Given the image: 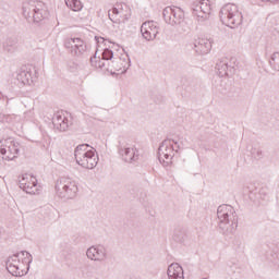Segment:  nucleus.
Masks as SVG:
<instances>
[{"instance_id":"1","label":"nucleus","mask_w":279,"mask_h":279,"mask_svg":"<svg viewBox=\"0 0 279 279\" xmlns=\"http://www.w3.org/2000/svg\"><path fill=\"white\" fill-rule=\"evenodd\" d=\"M219 228L227 236L234 234L239 226V216L231 205H220L217 209Z\"/></svg>"},{"instance_id":"2","label":"nucleus","mask_w":279,"mask_h":279,"mask_svg":"<svg viewBox=\"0 0 279 279\" xmlns=\"http://www.w3.org/2000/svg\"><path fill=\"white\" fill-rule=\"evenodd\" d=\"M23 15L28 21H34V23H40L49 16V11H47V5L40 0H27L23 3Z\"/></svg>"},{"instance_id":"3","label":"nucleus","mask_w":279,"mask_h":279,"mask_svg":"<svg viewBox=\"0 0 279 279\" xmlns=\"http://www.w3.org/2000/svg\"><path fill=\"white\" fill-rule=\"evenodd\" d=\"M88 144H81L74 150L76 163L83 169H95L99 162V157L95 155V148L88 150Z\"/></svg>"},{"instance_id":"4","label":"nucleus","mask_w":279,"mask_h":279,"mask_svg":"<svg viewBox=\"0 0 279 279\" xmlns=\"http://www.w3.org/2000/svg\"><path fill=\"white\" fill-rule=\"evenodd\" d=\"M219 16L221 23L223 25H227V27H231V29H234V27L243 23V15L241 14V12H239V7H236V4H226L220 10Z\"/></svg>"},{"instance_id":"5","label":"nucleus","mask_w":279,"mask_h":279,"mask_svg":"<svg viewBox=\"0 0 279 279\" xmlns=\"http://www.w3.org/2000/svg\"><path fill=\"white\" fill-rule=\"evenodd\" d=\"M180 149V144L175 140H165L158 148V159L163 167H169L173 160V156Z\"/></svg>"},{"instance_id":"6","label":"nucleus","mask_w":279,"mask_h":279,"mask_svg":"<svg viewBox=\"0 0 279 279\" xmlns=\"http://www.w3.org/2000/svg\"><path fill=\"white\" fill-rule=\"evenodd\" d=\"M54 189L61 199H73L77 195V184L69 178L63 177L57 180Z\"/></svg>"},{"instance_id":"7","label":"nucleus","mask_w":279,"mask_h":279,"mask_svg":"<svg viewBox=\"0 0 279 279\" xmlns=\"http://www.w3.org/2000/svg\"><path fill=\"white\" fill-rule=\"evenodd\" d=\"M20 144L12 138L0 141V154L3 160H14L19 156Z\"/></svg>"},{"instance_id":"8","label":"nucleus","mask_w":279,"mask_h":279,"mask_svg":"<svg viewBox=\"0 0 279 279\" xmlns=\"http://www.w3.org/2000/svg\"><path fill=\"white\" fill-rule=\"evenodd\" d=\"M162 14L168 25L175 26L184 22V11L178 7H167Z\"/></svg>"},{"instance_id":"9","label":"nucleus","mask_w":279,"mask_h":279,"mask_svg":"<svg viewBox=\"0 0 279 279\" xmlns=\"http://www.w3.org/2000/svg\"><path fill=\"white\" fill-rule=\"evenodd\" d=\"M193 16H196L198 23L208 21L210 16V0H201L193 3Z\"/></svg>"},{"instance_id":"10","label":"nucleus","mask_w":279,"mask_h":279,"mask_svg":"<svg viewBox=\"0 0 279 279\" xmlns=\"http://www.w3.org/2000/svg\"><path fill=\"white\" fill-rule=\"evenodd\" d=\"M109 20L116 25H121L130 19V8L125 4H117L108 12Z\"/></svg>"},{"instance_id":"11","label":"nucleus","mask_w":279,"mask_h":279,"mask_svg":"<svg viewBox=\"0 0 279 279\" xmlns=\"http://www.w3.org/2000/svg\"><path fill=\"white\" fill-rule=\"evenodd\" d=\"M19 182L20 189L28 195H36V193H38V180L33 174H23Z\"/></svg>"},{"instance_id":"12","label":"nucleus","mask_w":279,"mask_h":279,"mask_svg":"<svg viewBox=\"0 0 279 279\" xmlns=\"http://www.w3.org/2000/svg\"><path fill=\"white\" fill-rule=\"evenodd\" d=\"M64 47L71 53V56H75L80 58V56H84L86 53V43L82 40V38H70L64 41Z\"/></svg>"},{"instance_id":"13","label":"nucleus","mask_w":279,"mask_h":279,"mask_svg":"<svg viewBox=\"0 0 279 279\" xmlns=\"http://www.w3.org/2000/svg\"><path fill=\"white\" fill-rule=\"evenodd\" d=\"M7 269L9 274L19 278L27 274V271L23 269V264H21V260H19V255H12L9 257L7 260Z\"/></svg>"},{"instance_id":"14","label":"nucleus","mask_w":279,"mask_h":279,"mask_svg":"<svg viewBox=\"0 0 279 279\" xmlns=\"http://www.w3.org/2000/svg\"><path fill=\"white\" fill-rule=\"evenodd\" d=\"M141 34L145 40H155L158 36V25L154 21L144 22L141 26Z\"/></svg>"},{"instance_id":"15","label":"nucleus","mask_w":279,"mask_h":279,"mask_svg":"<svg viewBox=\"0 0 279 279\" xmlns=\"http://www.w3.org/2000/svg\"><path fill=\"white\" fill-rule=\"evenodd\" d=\"M119 154L124 162H136L138 160V149L134 146H122L119 148Z\"/></svg>"},{"instance_id":"16","label":"nucleus","mask_w":279,"mask_h":279,"mask_svg":"<svg viewBox=\"0 0 279 279\" xmlns=\"http://www.w3.org/2000/svg\"><path fill=\"white\" fill-rule=\"evenodd\" d=\"M86 256L89 260H106L107 251L104 245L92 246L87 250Z\"/></svg>"},{"instance_id":"17","label":"nucleus","mask_w":279,"mask_h":279,"mask_svg":"<svg viewBox=\"0 0 279 279\" xmlns=\"http://www.w3.org/2000/svg\"><path fill=\"white\" fill-rule=\"evenodd\" d=\"M111 66L114 69V71H118L119 73H126L128 69H130V57L128 54H124L119 58H113L111 60Z\"/></svg>"},{"instance_id":"18","label":"nucleus","mask_w":279,"mask_h":279,"mask_svg":"<svg viewBox=\"0 0 279 279\" xmlns=\"http://www.w3.org/2000/svg\"><path fill=\"white\" fill-rule=\"evenodd\" d=\"M52 123L59 132H66L69 130V125H71V122L69 121V118L62 112H58L52 118Z\"/></svg>"},{"instance_id":"19","label":"nucleus","mask_w":279,"mask_h":279,"mask_svg":"<svg viewBox=\"0 0 279 279\" xmlns=\"http://www.w3.org/2000/svg\"><path fill=\"white\" fill-rule=\"evenodd\" d=\"M194 49L196 53H201V56H206V53H210V49H213V41L206 38L197 39L194 43Z\"/></svg>"},{"instance_id":"20","label":"nucleus","mask_w":279,"mask_h":279,"mask_svg":"<svg viewBox=\"0 0 279 279\" xmlns=\"http://www.w3.org/2000/svg\"><path fill=\"white\" fill-rule=\"evenodd\" d=\"M167 276L168 279H184V269L180 264L173 263L168 266Z\"/></svg>"},{"instance_id":"21","label":"nucleus","mask_w":279,"mask_h":279,"mask_svg":"<svg viewBox=\"0 0 279 279\" xmlns=\"http://www.w3.org/2000/svg\"><path fill=\"white\" fill-rule=\"evenodd\" d=\"M216 69L219 77H226L234 71V68L228 64V58L220 59L216 64Z\"/></svg>"},{"instance_id":"22","label":"nucleus","mask_w":279,"mask_h":279,"mask_svg":"<svg viewBox=\"0 0 279 279\" xmlns=\"http://www.w3.org/2000/svg\"><path fill=\"white\" fill-rule=\"evenodd\" d=\"M17 81L24 86H32L34 84V76L32 75V70H21L17 74Z\"/></svg>"},{"instance_id":"23","label":"nucleus","mask_w":279,"mask_h":279,"mask_svg":"<svg viewBox=\"0 0 279 279\" xmlns=\"http://www.w3.org/2000/svg\"><path fill=\"white\" fill-rule=\"evenodd\" d=\"M65 4L73 12H81V10L84 8V4H82V1L80 0H65Z\"/></svg>"},{"instance_id":"24","label":"nucleus","mask_w":279,"mask_h":279,"mask_svg":"<svg viewBox=\"0 0 279 279\" xmlns=\"http://www.w3.org/2000/svg\"><path fill=\"white\" fill-rule=\"evenodd\" d=\"M269 64L275 71H279V52H274L271 54Z\"/></svg>"},{"instance_id":"25","label":"nucleus","mask_w":279,"mask_h":279,"mask_svg":"<svg viewBox=\"0 0 279 279\" xmlns=\"http://www.w3.org/2000/svg\"><path fill=\"white\" fill-rule=\"evenodd\" d=\"M112 58H114V52L110 49H105L102 52V60L108 62V60H112Z\"/></svg>"},{"instance_id":"26","label":"nucleus","mask_w":279,"mask_h":279,"mask_svg":"<svg viewBox=\"0 0 279 279\" xmlns=\"http://www.w3.org/2000/svg\"><path fill=\"white\" fill-rule=\"evenodd\" d=\"M173 236H174L175 241H182V239L184 238V231L177 229L174 231Z\"/></svg>"},{"instance_id":"27","label":"nucleus","mask_w":279,"mask_h":279,"mask_svg":"<svg viewBox=\"0 0 279 279\" xmlns=\"http://www.w3.org/2000/svg\"><path fill=\"white\" fill-rule=\"evenodd\" d=\"M252 154L255 158H263V150L260 149H255Z\"/></svg>"},{"instance_id":"28","label":"nucleus","mask_w":279,"mask_h":279,"mask_svg":"<svg viewBox=\"0 0 279 279\" xmlns=\"http://www.w3.org/2000/svg\"><path fill=\"white\" fill-rule=\"evenodd\" d=\"M22 255L25 256V258H27V263L29 265V263H32V254H29L28 252L24 251L22 252Z\"/></svg>"},{"instance_id":"29","label":"nucleus","mask_w":279,"mask_h":279,"mask_svg":"<svg viewBox=\"0 0 279 279\" xmlns=\"http://www.w3.org/2000/svg\"><path fill=\"white\" fill-rule=\"evenodd\" d=\"M97 43H104V38L102 37H95Z\"/></svg>"},{"instance_id":"30","label":"nucleus","mask_w":279,"mask_h":279,"mask_svg":"<svg viewBox=\"0 0 279 279\" xmlns=\"http://www.w3.org/2000/svg\"><path fill=\"white\" fill-rule=\"evenodd\" d=\"M99 66L100 68L106 66V63L104 61H99Z\"/></svg>"}]
</instances>
